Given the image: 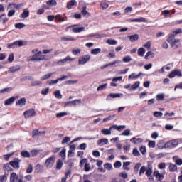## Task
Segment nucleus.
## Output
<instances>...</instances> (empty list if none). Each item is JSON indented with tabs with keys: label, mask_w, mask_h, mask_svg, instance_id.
Returning <instances> with one entry per match:
<instances>
[{
	"label": "nucleus",
	"mask_w": 182,
	"mask_h": 182,
	"mask_svg": "<svg viewBox=\"0 0 182 182\" xmlns=\"http://www.w3.org/2000/svg\"><path fill=\"white\" fill-rule=\"evenodd\" d=\"M167 42L173 48V49H177L180 46V39H176L174 36H169L167 38Z\"/></svg>",
	"instance_id": "1"
},
{
	"label": "nucleus",
	"mask_w": 182,
	"mask_h": 182,
	"mask_svg": "<svg viewBox=\"0 0 182 182\" xmlns=\"http://www.w3.org/2000/svg\"><path fill=\"white\" fill-rule=\"evenodd\" d=\"M56 160V156L52 155L48 159L46 160L45 166L46 168H52L55 164V161Z\"/></svg>",
	"instance_id": "2"
},
{
	"label": "nucleus",
	"mask_w": 182,
	"mask_h": 182,
	"mask_svg": "<svg viewBox=\"0 0 182 182\" xmlns=\"http://www.w3.org/2000/svg\"><path fill=\"white\" fill-rule=\"evenodd\" d=\"M91 56L90 55H85L82 56L81 58H79L78 60V65H85L90 60Z\"/></svg>",
	"instance_id": "3"
},
{
	"label": "nucleus",
	"mask_w": 182,
	"mask_h": 182,
	"mask_svg": "<svg viewBox=\"0 0 182 182\" xmlns=\"http://www.w3.org/2000/svg\"><path fill=\"white\" fill-rule=\"evenodd\" d=\"M46 58H45V55H39L38 53H35L31 59H28V61H33V60H37V61H41V60H46Z\"/></svg>",
	"instance_id": "4"
},
{
	"label": "nucleus",
	"mask_w": 182,
	"mask_h": 182,
	"mask_svg": "<svg viewBox=\"0 0 182 182\" xmlns=\"http://www.w3.org/2000/svg\"><path fill=\"white\" fill-rule=\"evenodd\" d=\"M21 46H23V41H17L14 42L13 43L9 44L7 46V48H12L13 49H15L16 48H21Z\"/></svg>",
	"instance_id": "5"
},
{
	"label": "nucleus",
	"mask_w": 182,
	"mask_h": 182,
	"mask_svg": "<svg viewBox=\"0 0 182 182\" xmlns=\"http://www.w3.org/2000/svg\"><path fill=\"white\" fill-rule=\"evenodd\" d=\"M45 134H46V131H38V129H35L33 131L32 136L34 139H39V137L45 136Z\"/></svg>",
	"instance_id": "6"
},
{
	"label": "nucleus",
	"mask_w": 182,
	"mask_h": 182,
	"mask_svg": "<svg viewBox=\"0 0 182 182\" xmlns=\"http://www.w3.org/2000/svg\"><path fill=\"white\" fill-rule=\"evenodd\" d=\"M23 114H24V117L26 119H28L29 117H33V116H36V112H35V109H31L25 111Z\"/></svg>",
	"instance_id": "7"
},
{
	"label": "nucleus",
	"mask_w": 182,
	"mask_h": 182,
	"mask_svg": "<svg viewBox=\"0 0 182 182\" xmlns=\"http://www.w3.org/2000/svg\"><path fill=\"white\" fill-rule=\"evenodd\" d=\"M178 145V139H173L172 141H170L169 142L166 143L165 147L166 148L170 147L171 149L173 147H176Z\"/></svg>",
	"instance_id": "8"
},
{
	"label": "nucleus",
	"mask_w": 182,
	"mask_h": 182,
	"mask_svg": "<svg viewBox=\"0 0 182 182\" xmlns=\"http://www.w3.org/2000/svg\"><path fill=\"white\" fill-rule=\"evenodd\" d=\"M109 143V139L106 138L100 139L97 141V144L98 146H105V144H107Z\"/></svg>",
	"instance_id": "9"
},
{
	"label": "nucleus",
	"mask_w": 182,
	"mask_h": 182,
	"mask_svg": "<svg viewBox=\"0 0 182 182\" xmlns=\"http://www.w3.org/2000/svg\"><path fill=\"white\" fill-rule=\"evenodd\" d=\"M16 105L20 107L25 106V105H26V99L25 97L21 98L18 100Z\"/></svg>",
	"instance_id": "10"
},
{
	"label": "nucleus",
	"mask_w": 182,
	"mask_h": 182,
	"mask_svg": "<svg viewBox=\"0 0 182 182\" xmlns=\"http://www.w3.org/2000/svg\"><path fill=\"white\" fill-rule=\"evenodd\" d=\"M19 180L18 175L15 173H12L10 175V182H16Z\"/></svg>",
	"instance_id": "11"
},
{
	"label": "nucleus",
	"mask_w": 182,
	"mask_h": 182,
	"mask_svg": "<svg viewBox=\"0 0 182 182\" xmlns=\"http://www.w3.org/2000/svg\"><path fill=\"white\" fill-rule=\"evenodd\" d=\"M19 163L20 161L18 159H16L13 161L10 162V165L11 166V167H14V168H19Z\"/></svg>",
	"instance_id": "12"
},
{
	"label": "nucleus",
	"mask_w": 182,
	"mask_h": 182,
	"mask_svg": "<svg viewBox=\"0 0 182 182\" xmlns=\"http://www.w3.org/2000/svg\"><path fill=\"white\" fill-rule=\"evenodd\" d=\"M21 69V66L19 65H15L13 67H11L9 70V73H14V72H18Z\"/></svg>",
	"instance_id": "13"
},
{
	"label": "nucleus",
	"mask_w": 182,
	"mask_h": 182,
	"mask_svg": "<svg viewBox=\"0 0 182 182\" xmlns=\"http://www.w3.org/2000/svg\"><path fill=\"white\" fill-rule=\"evenodd\" d=\"M173 161L178 165V166H181L182 165V159L178 157V156H174L173 157Z\"/></svg>",
	"instance_id": "14"
},
{
	"label": "nucleus",
	"mask_w": 182,
	"mask_h": 182,
	"mask_svg": "<svg viewBox=\"0 0 182 182\" xmlns=\"http://www.w3.org/2000/svg\"><path fill=\"white\" fill-rule=\"evenodd\" d=\"M28 80H32L31 86H39V85H42V82H41L40 81L33 80V78H32V77H28Z\"/></svg>",
	"instance_id": "15"
},
{
	"label": "nucleus",
	"mask_w": 182,
	"mask_h": 182,
	"mask_svg": "<svg viewBox=\"0 0 182 182\" xmlns=\"http://www.w3.org/2000/svg\"><path fill=\"white\" fill-rule=\"evenodd\" d=\"M128 38H129V41L132 43L139 41V35L138 34L129 36H128Z\"/></svg>",
	"instance_id": "16"
},
{
	"label": "nucleus",
	"mask_w": 182,
	"mask_h": 182,
	"mask_svg": "<svg viewBox=\"0 0 182 182\" xmlns=\"http://www.w3.org/2000/svg\"><path fill=\"white\" fill-rule=\"evenodd\" d=\"M86 8H87L86 6L82 7V10L81 11V14L85 18H89V16H90V13H89L88 11H86Z\"/></svg>",
	"instance_id": "17"
},
{
	"label": "nucleus",
	"mask_w": 182,
	"mask_h": 182,
	"mask_svg": "<svg viewBox=\"0 0 182 182\" xmlns=\"http://www.w3.org/2000/svg\"><path fill=\"white\" fill-rule=\"evenodd\" d=\"M101 133L104 134L105 136H110L112 134V130L109 129H102L101 130Z\"/></svg>",
	"instance_id": "18"
},
{
	"label": "nucleus",
	"mask_w": 182,
	"mask_h": 182,
	"mask_svg": "<svg viewBox=\"0 0 182 182\" xmlns=\"http://www.w3.org/2000/svg\"><path fill=\"white\" fill-rule=\"evenodd\" d=\"M85 31V27H73V32L77 33L79 32H83Z\"/></svg>",
	"instance_id": "19"
},
{
	"label": "nucleus",
	"mask_w": 182,
	"mask_h": 182,
	"mask_svg": "<svg viewBox=\"0 0 182 182\" xmlns=\"http://www.w3.org/2000/svg\"><path fill=\"white\" fill-rule=\"evenodd\" d=\"M130 141L134 143V144H137L138 143H141V141H143V139L141 138L134 137L130 139Z\"/></svg>",
	"instance_id": "20"
},
{
	"label": "nucleus",
	"mask_w": 182,
	"mask_h": 182,
	"mask_svg": "<svg viewBox=\"0 0 182 182\" xmlns=\"http://www.w3.org/2000/svg\"><path fill=\"white\" fill-rule=\"evenodd\" d=\"M154 176H155V177H156V178H159V180H163V178H164V176H163V174H161L159 171H155L154 172Z\"/></svg>",
	"instance_id": "21"
},
{
	"label": "nucleus",
	"mask_w": 182,
	"mask_h": 182,
	"mask_svg": "<svg viewBox=\"0 0 182 182\" xmlns=\"http://www.w3.org/2000/svg\"><path fill=\"white\" fill-rule=\"evenodd\" d=\"M76 4H77L76 0H71L70 2L67 4L68 9H70L73 6H75Z\"/></svg>",
	"instance_id": "22"
},
{
	"label": "nucleus",
	"mask_w": 182,
	"mask_h": 182,
	"mask_svg": "<svg viewBox=\"0 0 182 182\" xmlns=\"http://www.w3.org/2000/svg\"><path fill=\"white\" fill-rule=\"evenodd\" d=\"M21 155L22 157H26L27 159H29L31 157V153L28 151H23L21 152Z\"/></svg>",
	"instance_id": "23"
},
{
	"label": "nucleus",
	"mask_w": 182,
	"mask_h": 182,
	"mask_svg": "<svg viewBox=\"0 0 182 182\" xmlns=\"http://www.w3.org/2000/svg\"><path fill=\"white\" fill-rule=\"evenodd\" d=\"M29 16V10L28 9H25L21 14V18H28Z\"/></svg>",
	"instance_id": "24"
},
{
	"label": "nucleus",
	"mask_w": 182,
	"mask_h": 182,
	"mask_svg": "<svg viewBox=\"0 0 182 182\" xmlns=\"http://www.w3.org/2000/svg\"><path fill=\"white\" fill-rule=\"evenodd\" d=\"M178 33H182L181 28H177L176 30L173 31L171 36H173V38H176V36L178 35Z\"/></svg>",
	"instance_id": "25"
},
{
	"label": "nucleus",
	"mask_w": 182,
	"mask_h": 182,
	"mask_svg": "<svg viewBox=\"0 0 182 182\" xmlns=\"http://www.w3.org/2000/svg\"><path fill=\"white\" fill-rule=\"evenodd\" d=\"M63 166V162L62 161V160L58 159L57 161V164H56V168H57V170H60V168H62Z\"/></svg>",
	"instance_id": "26"
},
{
	"label": "nucleus",
	"mask_w": 182,
	"mask_h": 182,
	"mask_svg": "<svg viewBox=\"0 0 182 182\" xmlns=\"http://www.w3.org/2000/svg\"><path fill=\"white\" fill-rule=\"evenodd\" d=\"M169 171L172 172L177 171V166L174 164H170Z\"/></svg>",
	"instance_id": "27"
},
{
	"label": "nucleus",
	"mask_w": 182,
	"mask_h": 182,
	"mask_svg": "<svg viewBox=\"0 0 182 182\" xmlns=\"http://www.w3.org/2000/svg\"><path fill=\"white\" fill-rule=\"evenodd\" d=\"M106 43L108 45H117V41L109 38L106 41Z\"/></svg>",
	"instance_id": "28"
},
{
	"label": "nucleus",
	"mask_w": 182,
	"mask_h": 182,
	"mask_svg": "<svg viewBox=\"0 0 182 182\" xmlns=\"http://www.w3.org/2000/svg\"><path fill=\"white\" fill-rule=\"evenodd\" d=\"M13 102H15V97H11L7 100H6L5 101V105H12Z\"/></svg>",
	"instance_id": "29"
},
{
	"label": "nucleus",
	"mask_w": 182,
	"mask_h": 182,
	"mask_svg": "<svg viewBox=\"0 0 182 182\" xmlns=\"http://www.w3.org/2000/svg\"><path fill=\"white\" fill-rule=\"evenodd\" d=\"M131 163L127 161V162H124L123 163V168L124 170H126L127 171H129L130 170V168L129 166H130Z\"/></svg>",
	"instance_id": "30"
},
{
	"label": "nucleus",
	"mask_w": 182,
	"mask_h": 182,
	"mask_svg": "<svg viewBox=\"0 0 182 182\" xmlns=\"http://www.w3.org/2000/svg\"><path fill=\"white\" fill-rule=\"evenodd\" d=\"M100 52H102L101 48H94L91 50V54L92 55H99V53H100Z\"/></svg>",
	"instance_id": "31"
},
{
	"label": "nucleus",
	"mask_w": 182,
	"mask_h": 182,
	"mask_svg": "<svg viewBox=\"0 0 182 182\" xmlns=\"http://www.w3.org/2000/svg\"><path fill=\"white\" fill-rule=\"evenodd\" d=\"M144 53H146V49L143 48H140L139 50H138V55L139 56H144Z\"/></svg>",
	"instance_id": "32"
},
{
	"label": "nucleus",
	"mask_w": 182,
	"mask_h": 182,
	"mask_svg": "<svg viewBox=\"0 0 182 182\" xmlns=\"http://www.w3.org/2000/svg\"><path fill=\"white\" fill-rule=\"evenodd\" d=\"M15 28L16 29H22L23 28H25L26 26V25H25L24 23H18L15 24Z\"/></svg>",
	"instance_id": "33"
},
{
	"label": "nucleus",
	"mask_w": 182,
	"mask_h": 182,
	"mask_svg": "<svg viewBox=\"0 0 182 182\" xmlns=\"http://www.w3.org/2000/svg\"><path fill=\"white\" fill-rule=\"evenodd\" d=\"M122 61L124 62V63H128L129 62H132V57L129 55H126L123 58Z\"/></svg>",
	"instance_id": "34"
},
{
	"label": "nucleus",
	"mask_w": 182,
	"mask_h": 182,
	"mask_svg": "<svg viewBox=\"0 0 182 182\" xmlns=\"http://www.w3.org/2000/svg\"><path fill=\"white\" fill-rule=\"evenodd\" d=\"M54 95L56 99H62V94H60V90H56L54 92Z\"/></svg>",
	"instance_id": "35"
},
{
	"label": "nucleus",
	"mask_w": 182,
	"mask_h": 182,
	"mask_svg": "<svg viewBox=\"0 0 182 182\" xmlns=\"http://www.w3.org/2000/svg\"><path fill=\"white\" fill-rule=\"evenodd\" d=\"M43 169V166H41V164H37L35 166V170L37 173H41V171H42Z\"/></svg>",
	"instance_id": "36"
},
{
	"label": "nucleus",
	"mask_w": 182,
	"mask_h": 182,
	"mask_svg": "<svg viewBox=\"0 0 182 182\" xmlns=\"http://www.w3.org/2000/svg\"><path fill=\"white\" fill-rule=\"evenodd\" d=\"M30 154L32 156V157H36V156L39 154V150H37V149L31 150Z\"/></svg>",
	"instance_id": "37"
},
{
	"label": "nucleus",
	"mask_w": 182,
	"mask_h": 182,
	"mask_svg": "<svg viewBox=\"0 0 182 182\" xmlns=\"http://www.w3.org/2000/svg\"><path fill=\"white\" fill-rule=\"evenodd\" d=\"M105 168L106 170H108V171H110V170L113 169V166H112V164L107 163L104 165Z\"/></svg>",
	"instance_id": "38"
},
{
	"label": "nucleus",
	"mask_w": 182,
	"mask_h": 182,
	"mask_svg": "<svg viewBox=\"0 0 182 182\" xmlns=\"http://www.w3.org/2000/svg\"><path fill=\"white\" fill-rule=\"evenodd\" d=\"M106 87H107V84L105 83V84L100 85L97 87V92H100V90H105V89H106Z\"/></svg>",
	"instance_id": "39"
},
{
	"label": "nucleus",
	"mask_w": 182,
	"mask_h": 182,
	"mask_svg": "<svg viewBox=\"0 0 182 182\" xmlns=\"http://www.w3.org/2000/svg\"><path fill=\"white\" fill-rule=\"evenodd\" d=\"M60 156L63 159V160H65V158L66 157V149H63L60 152Z\"/></svg>",
	"instance_id": "40"
},
{
	"label": "nucleus",
	"mask_w": 182,
	"mask_h": 182,
	"mask_svg": "<svg viewBox=\"0 0 182 182\" xmlns=\"http://www.w3.org/2000/svg\"><path fill=\"white\" fill-rule=\"evenodd\" d=\"M33 171V166H32V164H29L26 168V173L28 174H31V173H32Z\"/></svg>",
	"instance_id": "41"
},
{
	"label": "nucleus",
	"mask_w": 182,
	"mask_h": 182,
	"mask_svg": "<svg viewBox=\"0 0 182 182\" xmlns=\"http://www.w3.org/2000/svg\"><path fill=\"white\" fill-rule=\"evenodd\" d=\"M153 173V170L151 169V166H149L148 168L146 171V175L149 177V176H151Z\"/></svg>",
	"instance_id": "42"
},
{
	"label": "nucleus",
	"mask_w": 182,
	"mask_h": 182,
	"mask_svg": "<svg viewBox=\"0 0 182 182\" xmlns=\"http://www.w3.org/2000/svg\"><path fill=\"white\" fill-rule=\"evenodd\" d=\"M149 56H150L151 58H153L154 56H155L154 53L151 52V51H149L146 55L144 58L145 59H149Z\"/></svg>",
	"instance_id": "43"
},
{
	"label": "nucleus",
	"mask_w": 182,
	"mask_h": 182,
	"mask_svg": "<svg viewBox=\"0 0 182 182\" xmlns=\"http://www.w3.org/2000/svg\"><path fill=\"white\" fill-rule=\"evenodd\" d=\"M80 52H82V50L79 49V48H77V49H73L72 50V53L73 55H80Z\"/></svg>",
	"instance_id": "44"
},
{
	"label": "nucleus",
	"mask_w": 182,
	"mask_h": 182,
	"mask_svg": "<svg viewBox=\"0 0 182 182\" xmlns=\"http://www.w3.org/2000/svg\"><path fill=\"white\" fill-rule=\"evenodd\" d=\"M88 162L87 159H83L80 162V167H83Z\"/></svg>",
	"instance_id": "45"
},
{
	"label": "nucleus",
	"mask_w": 182,
	"mask_h": 182,
	"mask_svg": "<svg viewBox=\"0 0 182 182\" xmlns=\"http://www.w3.org/2000/svg\"><path fill=\"white\" fill-rule=\"evenodd\" d=\"M82 100H75L71 101V104L73 105V106H76V105H81Z\"/></svg>",
	"instance_id": "46"
},
{
	"label": "nucleus",
	"mask_w": 182,
	"mask_h": 182,
	"mask_svg": "<svg viewBox=\"0 0 182 182\" xmlns=\"http://www.w3.org/2000/svg\"><path fill=\"white\" fill-rule=\"evenodd\" d=\"M47 5H53V6H56L58 3L55 1V0H49L47 1Z\"/></svg>",
	"instance_id": "47"
},
{
	"label": "nucleus",
	"mask_w": 182,
	"mask_h": 182,
	"mask_svg": "<svg viewBox=\"0 0 182 182\" xmlns=\"http://www.w3.org/2000/svg\"><path fill=\"white\" fill-rule=\"evenodd\" d=\"M53 73H49L43 75L41 77V80H46L47 79H49L52 76Z\"/></svg>",
	"instance_id": "48"
},
{
	"label": "nucleus",
	"mask_w": 182,
	"mask_h": 182,
	"mask_svg": "<svg viewBox=\"0 0 182 182\" xmlns=\"http://www.w3.org/2000/svg\"><path fill=\"white\" fill-rule=\"evenodd\" d=\"M114 117H116V115H110L106 118H105L103 119V122H109V120H113V119H114Z\"/></svg>",
	"instance_id": "49"
},
{
	"label": "nucleus",
	"mask_w": 182,
	"mask_h": 182,
	"mask_svg": "<svg viewBox=\"0 0 182 182\" xmlns=\"http://www.w3.org/2000/svg\"><path fill=\"white\" fill-rule=\"evenodd\" d=\"M139 86H140V82L139 81H136L134 82V85H132L131 86L132 89L136 90L137 89V87H139Z\"/></svg>",
	"instance_id": "50"
},
{
	"label": "nucleus",
	"mask_w": 182,
	"mask_h": 182,
	"mask_svg": "<svg viewBox=\"0 0 182 182\" xmlns=\"http://www.w3.org/2000/svg\"><path fill=\"white\" fill-rule=\"evenodd\" d=\"M140 167H141V164H136L134 166V171H135V173H139V168H140Z\"/></svg>",
	"instance_id": "51"
},
{
	"label": "nucleus",
	"mask_w": 182,
	"mask_h": 182,
	"mask_svg": "<svg viewBox=\"0 0 182 182\" xmlns=\"http://www.w3.org/2000/svg\"><path fill=\"white\" fill-rule=\"evenodd\" d=\"M68 115V112H60V113H57L56 114V117L58 118H60V117H63V116H67Z\"/></svg>",
	"instance_id": "52"
},
{
	"label": "nucleus",
	"mask_w": 182,
	"mask_h": 182,
	"mask_svg": "<svg viewBox=\"0 0 182 182\" xmlns=\"http://www.w3.org/2000/svg\"><path fill=\"white\" fill-rule=\"evenodd\" d=\"M156 99L158 102H160V100H164V94H158L156 95Z\"/></svg>",
	"instance_id": "53"
},
{
	"label": "nucleus",
	"mask_w": 182,
	"mask_h": 182,
	"mask_svg": "<svg viewBox=\"0 0 182 182\" xmlns=\"http://www.w3.org/2000/svg\"><path fill=\"white\" fill-rule=\"evenodd\" d=\"M114 168H120L122 167V162L117 161L114 164Z\"/></svg>",
	"instance_id": "54"
},
{
	"label": "nucleus",
	"mask_w": 182,
	"mask_h": 182,
	"mask_svg": "<svg viewBox=\"0 0 182 182\" xmlns=\"http://www.w3.org/2000/svg\"><path fill=\"white\" fill-rule=\"evenodd\" d=\"M129 80H132V79H139V75H136V74L132 73L128 77Z\"/></svg>",
	"instance_id": "55"
},
{
	"label": "nucleus",
	"mask_w": 182,
	"mask_h": 182,
	"mask_svg": "<svg viewBox=\"0 0 182 182\" xmlns=\"http://www.w3.org/2000/svg\"><path fill=\"white\" fill-rule=\"evenodd\" d=\"M95 38L100 39V38H106L107 35L106 34H94Z\"/></svg>",
	"instance_id": "56"
},
{
	"label": "nucleus",
	"mask_w": 182,
	"mask_h": 182,
	"mask_svg": "<svg viewBox=\"0 0 182 182\" xmlns=\"http://www.w3.org/2000/svg\"><path fill=\"white\" fill-rule=\"evenodd\" d=\"M143 46L144 48H146V49H150L151 48V41H147Z\"/></svg>",
	"instance_id": "57"
},
{
	"label": "nucleus",
	"mask_w": 182,
	"mask_h": 182,
	"mask_svg": "<svg viewBox=\"0 0 182 182\" xmlns=\"http://www.w3.org/2000/svg\"><path fill=\"white\" fill-rule=\"evenodd\" d=\"M163 15H164V18H168V15H170V10H164L162 11Z\"/></svg>",
	"instance_id": "58"
},
{
	"label": "nucleus",
	"mask_w": 182,
	"mask_h": 182,
	"mask_svg": "<svg viewBox=\"0 0 182 182\" xmlns=\"http://www.w3.org/2000/svg\"><path fill=\"white\" fill-rule=\"evenodd\" d=\"M12 87H9L0 90V93H5V92H11Z\"/></svg>",
	"instance_id": "59"
},
{
	"label": "nucleus",
	"mask_w": 182,
	"mask_h": 182,
	"mask_svg": "<svg viewBox=\"0 0 182 182\" xmlns=\"http://www.w3.org/2000/svg\"><path fill=\"white\" fill-rule=\"evenodd\" d=\"M70 141V137L66 136L62 141V144H65V143H69Z\"/></svg>",
	"instance_id": "60"
},
{
	"label": "nucleus",
	"mask_w": 182,
	"mask_h": 182,
	"mask_svg": "<svg viewBox=\"0 0 182 182\" xmlns=\"http://www.w3.org/2000/svg\"><path fill=\"white\" fill-rule=\"evenodd\" d=\"M109 97H112V98L120 97V94H119V93H111V94H109Z\"/></svg>",
	"instance_id": "61"
},
{
	"label": "nucleus",
	"mask_w": 182,
	"mask_h": 182,
	"mask_svg": "<svg viewBox=\"0 0 182 182\" xmlns=\"http://www.w3.org/2000/svg\"><path fill=\"white\" fill-rule=\"evenodd\" d=\"M119 176L122 178H127V173L126 172H121L119 173Z\"/></svg>",
	"instance_id": "62"
},
{
	"label": "nucleus",
	"mask_w": 182,
	"mask_h": 182,
	"mask_svg": "<svg viewBox=\"0 0 182 182\" xmlns=\"http://www.w3.org/2000/svg\"><path fill=\"white\" fill-rule=\"evenodd\" d=\"M15 12L16 11L14 9L9 11L8 16H9V18L14 16V15H15Z\"/></svg>",
	"instance_id": "63"
},
{
	"label": "nucleus",
	"mask_w": 182,
	"mask_h": 182,
	"mask_svg": "<svg viewBox=\"0 0 182 182\" xmlns=\"http://www.w3.org/2000/svg\"><path fill=\"white\" fill-rule=\"evenodd\" d=\"M139 150H140V152H141L142 154H146V146H141V147L139 148Z\"/></svg>",
	"instance_id": "64"
}]
</instances>
